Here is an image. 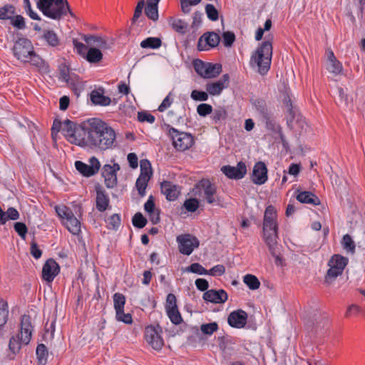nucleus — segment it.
<instances>
[{
	"label": "nucleus",
	"mask_w": 365,
	"mask_h": 365,
	"mask_svg": "<svg viewBox=\"0 0 365 365\" xmlns=\"http://www.w3.org/2000/svg\"><path fill=\"white\" fill-rule=\"evenodd\" d=\"M76 135H71L72 144L105 151L117 145L116 133L113 127L99 118H91L81 123Z\"/></svg>",
	"instance_id": "obj_1"
},
{
	"label": "nucleus",
	"mask_w": 365,
	"mask_h": 365,
	"mask_svg": "<svg viewBox=\"0 0 365 365\" xmlns=\"http://www.w3.org/2000/svg\"><path fill=\"white\" fill-rule=\"evenodd\" d=\"M272 56V43L269 41H264L252 54L250 65L252 68H257L261 75H264L270 68Z\"/></svg>",
	"instance_id": "obj_2"
},
{
	"label": "nucleus",
	"mask_w": 365,
	"mask_h": 365,
	"mask_svg": "<svg viewBox=\"0 0 365 365\" xmlns=\"http://www.w3.org/2000/svg\"><path fill=\"white\" fill-rule=\"evenodd\" d=\"M37 7L43 15L53 20H59L68 13L74 16L67 0H38Z\"/></svg>",
	"instance_id": "obj_3"
},
{
	"label": "nucleus",
	"mask_w": 365,
	"mask_h": 365,
	"mask_svg": "<svg viewBox=\"0 0 365 365\" xmlns=\"http://www.w3.org/2000/svg\"><path fill=\"white\" fill-rule=\"evenodd\" d=\"M83 39L90 47L84 58L91 63H99L103 58L101 50L109 48L106 40L101 36L93 35H84Z\"/></svg>",
	"instance_id": "obj_4"
},
{
	"label": "nucleus",
	"mask_w": 365,
	"mask_h": 365,
	"mask_svg": "<svg viewBox=\"0 0 365 365\" xmlns=\"http://www.w3.org/2000/svg\"><path fill=\"white\" fill-rule=\"evenodd\" d=\"M33 327L31 318L28 315H24L21 321V331L16 336L10 339L9 347L10 351L16 354L21 349V345H27L31 338Z\"/></svg>",
	"instance_id": "obj_5"
},
{
	"label": "nucleus",
	"mask_w": 365,
	"mask_h": 365,
	"mask_svg": "<svg viewBox=\"0 0 365 365\" xmlns=\"http://www.w3.org/2000/svg\"><path fill=\"white\" fill-rule=\"evenodd\" d=\"M168 135L173 141V146L180 151L189 149L194 143L193 136L187 133L181 132L168 124L165 125Z\"/></svg>",
	"instance_id": "obj_6"
},
{
	"label": "nucleus",
	"mask_w": 365,
	"mask_h": 365,
	"mask_svg": "<svg viewBox=\"0 0 365 365\" xmlns=\"http://www.w3.org/2000/svg\"><path fill=\"white\" fill-rule=\"evenodd\" d=\"M253 106L257 117L262 122L265 123L267 129L275 133L280 131L281 128L279 125L276 123L273 114L268 109L264 101L256 99L253 103Z\"/></svg>",
	"instance_id": "obj_7"
},
{
	"label": "nucleus",
	"mask_w": 365,
	"mask_h": 365,
	"mask_svg": "<svg viewBox=\"0 0 365 365\" xmlns=\"http://www.w3.org/2000/svg\"><path fill=\"white\" fill-rule=\"evenodd\" d=\"M348 262V258L341 255H334L331 256L328 262L329 268L324 277L325 282L331 284L337 277L341 275Z\"/></svg>",
	"instance_id": "obj_8"
},
{
	"label": "nucleus",
	"mask_w": 365,
	"mask_h": 365,
	"mask_svg": "<svg viewBox=\"0 0 365 365\" xmlns=\"http://www.w3.org/2000/svg\"><path fill=\"white\" fill-rule=\"evenodd\" d=\"M79 127V124L76 123L68 119H66L61 122L58 119H55L53 123L51 128V135L53 138H55L58 135V132L61 130L63 135L66 140L72 143L71 135L73 134L76 135L75 131L77 130Z\"/></svg>",
	"instance_id": "obj_9"
},
{
	"label": "nucleus",
	"mask_w": 365,
	"mask_h": 365,
	"mask_svg": "<svg viewBox=\"0 0 365 365\" xmlns=\"http://www.w3.org/2000/svg\"><path fill=\"white\" fill-rule=\"evenodd\" d=\"M199 195L210 205H219L220 199L217 194V187L207 179H202L197 185Z\"/></svg>",
	"instance_id": "obj_10"
},
{
	"label": "nucleus",
	"mask_w": 365,
	"mask_h": 365,
	"mask_svg": "<svg viewBox=\"0 0 365 365\" xmlns=\"http://www.w3.org/2000/svg\"><path fill=\"white\" fill-rule=\"evenodd\" d=\"M193 66L196 73L204 78H215L222 71L220 64L204 62L199 59L194 61Z\"/></svg>",
	"instance_id": "obj_11"
},
{
	"label": "nucleus",
	"mask_w": 365,
	"mask_h": 365,
	"mask_svg": "<svg viewBox=\"0 0 365 365\" xmlns=\"http://www.w3.org/2000/svg\"><path fill=\"white\" fill-rule=\"evenodd\" d=\"M162 333L163 329L160 325L148 326L145 329V339L153 349L160 350L164 345Z\"/></svg>",
	"instance_id": "obj_12"
},
{
	"label": "nucleus",
	"mask_w": 365,
	"mask_h": 365,
	"mask_svg": "<svg viewBox=\"0 0 365 365\" xmlns=\"http://www.w3.org/2000/svg\"><path fill=\"white\" fill-rule=\"evenodd\" d=\"M34 50L33 45L27 38H19L16 41L13 48L14 56L23 62H28L29 55Z\"/></svg>",
	"instance_id": "obj_13"
},
{
	"label": "nucleus",
	"mask_w": 365,
	"mask_h": 365,
	"mask_svg": "<svg viewBox=\"0 0 365 365\" xmlns=\"http://www.w3.org/2000/svg\"><path fill=\"white\" fill-rule=\"evenodd\" d=\"M177 241L179 244L180 252L185 255H190L200 245L198 239L190 234L178 236Z\"/></svg>",
	"instance_id": "obj_14"
},
{
	"label": "nucleus",
	"mask_w": 365,
	"mask_h": 365,
	"mask_svg": "<svg viewBox=\"0 0 365 365\" xmlns=\"http://www.w3.org/2000/svg\"><path fill=\"white\" fill-rule=\"evenodd\" d=\"M75 167L83 176L91 177L98 172L101 164L96 157H92L89 160V165L77 160L75 162Z\"/></svg>",
	"instance_id": "obj_15"
},
{
	"label": "nucleus",
	"mask_w": 365,
	"mask_h": 365,
	"mask_svg": "<svg viewBox=\"0 0 365 365\" xmlns=\"http://www.w3.org/2000/svg\"><path fill=\"white\" fill-rule=\"evenodd\" d=\"M220 41L219 35L215 32L204 34L198 40L197 48L199 51H207L210 48L217 46Z\"/></svg>",
	"instance_id": "obj_16"
},
{
	"label": "nucleus",
	"mask_w": 365,
	"mask_h": 365,
	"mask_svg": "<svg viewBox=\"0 0 365 365\" xmlns=\"http://www.w3.org/2000/svg\"><path fill=\"white\" fill-rule=\"evenodd\" d=\"M120 170V166L117 163L113 165H105L102 169V175L104 178L105 184L108 188H113L117 184L116 173Z\"/></svg>",
	"instance_id": "obj_17"
},
{
	"label": "nucleus",
	"mask_w": 365,
	"mask_h": 365,
	"mask_svg": "<svg viewBox=\"0 0 365 365\" xmlns=\"http://www.w3.org/2000/svg\"><path fill=\"white\" fill-rule=\"evenodd\" d=\"M221 171L228 178L239 180L244 178L247 173V168L243 162H239L236 167L230 165L222 166Z\"/></svg>",
	"instance_id": "obj_18"
},
{
	"label": "nucleus",
	"mask_w": 365,
	"mask_h": 365,
	"mask_svg": "<svg viewBox=\"0 0 365 365\" xmlns=\"http://www.w3.org/2000/svg\"><path fill=\"white\" fill-rule=\"evenodd\" d=\"M229 75L224 74L222 78L216 81L209 82L205 85L206 91L211 96H219L229 84Z\"/></svg>",
	"instance_id": "obj_19"
},
{
	"label": "nucleus",
	"mask_w": 365,
	"mask_h": 365,
	"mask_svg": "<svg viewBox=\"0 0 365 365\" xmlns=\"http://www.w3.org/2000/svg\"><path fill=\"white\" fill-rule=\"evenodd\" d=\"M60 267L58 263L53 259H48L43 266L42 279L48 282L53 281L59 273Z\"/></svg>",
	"instance_id": "obj_20"
},
{
	"label": "nucleus",
	"mask_w": 365,
	"mask_h": 365,
	"mask_svg": "<svg viewBox=\"0 0 365 365\" xmlns=\"http://www.w3.org/2000/svg\"><path fill=\"white\" fill-rule=\"evenodd\" d=\"M267 168L264 163L259 161L255 163L252 171V182L261 185L267 182Z\"/></svg>",
	"instance_id": "obj_21"
},
{
	"label": "nucleus",
	"mask_w": 365,
	"mask_h": 365,
	"mask_svg": "<svg viewBox=\"0 0 365 365\" xmlns=\"http://www.w3.org/2000/svg\"><path fill=\"white\" fill-rule=\"evenodd\" d=\"M247 321V314L242 309L231 312L227 318L229 325L237 329L243 328L246 325Z\"/></svg>",
	"instance_id": "obj_22"
},
{
	"label": "nucleus",
	"mask_w": 365,
	"mask_h": 365,
	"mask_svg": "<svg viewBox=\"0 0 365 365\" xmlns=\"http://www.w3.org/2000/svg\"><path fill=\"white\" fill-rule=\"evenodd\" d=\"M203 299L211 303L222 304L227 300L228 295L223 289H210L203 294Z\"/></svg>",
	"instance_id": "obj_23"
},
{
	"label": "nucleus",
	"mask_w": 365,
	"mask_h": 365,
	"mask_svg": "<svg viewBox=\"0 0 365 365\" xmlns=\"http://www.w3.org/2000/svg\"><path fill=\"white\" fill-rule=\"evenodd\" d=\"M160 188L162 193L169 201L175 200L180 194L178 187L169 181H163L161 182Z\"/></svg>",
	"instance_id": "obj_24"
},
{
	"label": "nucleus",
	"mask_w": 365,
	"mask_h": 365,
	"mask_svg": "<svg viewBox=\"0 0 365 365\" xmlns=\"http://www.w3.org/2000/svg\"><path fill=\"white\" fill-rule=\"evenodd\" d=\"M96 209L99 212H104L109 205V197L105 190L100 185L96 187Z\"/></svg>",
	"instance_id": "obj_25"
},
{
	"label": "nucleus",
	"mask_w": 365,
	"mask_h": 365,
	"mask_svg": "<svg viewBox=\"0 0 365 365\" xmlns=\"http://www.w3.org/2000/svg\"><path fill=\"white\" fill-rule=\"evenodd\" d=\"M263 240L267 245L272 255H275V247L277 246L278 234L277 230L263 232Z\"/></svg>",
	"instance_id": "obj_26"
},
{
	"label": "nucleus",
	"mask_w": 365,
	"mask_h": 365,
	"mask_svg": "<svg viewBox=\"0 0 365 365\" xmlns=\"http://www.w3.org/2000/svg\"><path fill=\"white\" fill-rule=\"evenodd\" d=\"M42 37L46 42V44L50 47L57 48L61 45V39L53 30H43Z\"/></svg>",
	"instance_id": "obj_27"
},
{
	"label": "nucleus",
	"mask_w": 365,
	"mask_h": 365,
	"mask_svg": "<svg viewBox=\"0 0 365 365\" xmlns=\"http://www.w3.org/2000/svg\"><path fill=\"white\" fill-rule=\"evenodd\" d=\"M297 200L302 203H307L312 205H317L320 204L319 197L309 191L300 192L297 195Z\"/></svg>",
	"instance_id": "obj_28"
},
{
	"label": "nucleus",
	"mask_w": 365,
	"mask_h": 365,
	"mask_svg": "<svg viewBox=\"0 0 365 365\" xmlns=\"http://www.w3.org/2000/svg\"><path fill=\"white\" fill-rule=\"evenodd\" d=\"M168 22L172 29L180 34L184 35L188 31V24L182 19L171 17Z\"/></svg>",
	"instance_id": "obj_29"
},
{
	"label": "nucleus",
	"mask_w": 365,
	"mask_h": 365,
	"mask_svg": "<svg viewBox=\"0 0 365 365\" xmlns=\"http://www.w3.org/2000/svg\"><path fill=\"white\" fill-rule=\"evenodd\" d=\"M91 101L93 104L101 106H108L111 103V100L108 96H106L97 91L91 92Z\"/></svg>",
	"instance_id": "obj_30"
},
{
	"label": "nucleus",
	"mask_w": 365,
	"mask_h": 365,
	"mask_svg": "<svg viewBox=\"0 0 365 365\" xmlns=\"http://www.w3.org/2000/svg\"><path fill=\"white\" fill-rule=\"evenodd\" d=\"M55 210L61 219L62 224H63V221H68L74 216V214L71 208L66 207L64 205H56L55 207Z\"/></svg>",
	"instance_id": "obj_31"
},
{
	"label": "nucleus",
	"mask_w": 365,
	"mask_h": 365,
	"mask_svg": "<svg viewBox=\"0 0 365 365\" xmlns=\"http://www.w3.org/2000/svg\"><path fill=\"white\" fill-rule=\"evenodd\" d=\"M63 225L73 235H78L81 232V222L75 215L68 221H63Z\"/></svg>",
	"instance_id": "obj_32"
},
{
	"label": "nucleus",
	"mask_w": 365,
	"mask_h": 365,
	"mask_svg": "<svg viewBox=\"0 0 365 365\" xmlns=\"http://www.w3.org/2000/svg\"><path fill=\"white\" fill-rule=\"evenodd\" d=\"M113 306L115 314H120L122 311L124 310L125 304V297L121 293H115L113 294Z\"/></svg>",
	"instance_id": "obj_33"
},
{
	"label": "nucleus",
	"mask_w": 365,
	"mask_h": 365,
	"mask_svg": "<svg viewBox=\"0 0 365 365\" xmlns=\"http://www.w3.org/2000/svg\"><path fill=\"white\" fill-rule=\"evenodd\" d=\"M65 82H66L68 85L72 88L75 94L77 96L79 95L82 89V83L78 76L71 73L68 79L66 80Z\"/></svg>",
	"instance_id": "obj_34"
},
{
	"label": "nucleus",
	"mask_w": 365,
	"mask_h": 365,
	"mask_svg": "<svg viewBox=\"0 0 365 365\" xmlns=\"http://www.w3.org/2000/svg\"><path fill=\"white\" fill-rule=\"evenodd\" d=\"M140 173L139 177H144L145 178L150 179L153 175L151 164L147 159L141 160L140 162Z\"/></svg>",
	"instance_id": "obj_35"
},
{
	"label": "nucleus",
	"mask_w": 365,
	"mask_h": 365,
	"mask_svg": "<svg viewBox=\"0 0 365 365\" xmlns=\"http://www.w3.org/2000/svg\"><path fill=\"white\" fill-rule=\"evenodd\" d=\"M341 245L346 253L351 255H354L355 253L356 245L349 235L346 234L344 235L341 241Z\"/></svg>",
	"instance_id": "obj_36"
},
{
	"label": "nucleus",
	"mask_w": 365,
	"mask_h": 365,
	"mask_svg": "<svg viewBox=\"0 0 365 365\" xmlns=\"http://www.w3.org/2000/svg\"><path fill=\"white\" fill-rule=\"evenodd\" d=\"M162 41L157 37H148L140 42V46L143 48L156 49L161 46Z\"/></svg>",
	"instance_id": "obj_37"
},
{
	"label": "nucleus",
	"mask_w": 365,
	"mask_h": 365,
	"mask_svg": "<svg viewBox=\"0 0 365 365\" xmlns=\"http://www.w3.org/2000/svg\"><path fill=\"white\" fill-rule=\"evenodd\" d=\"M243 282L252 290L257 289L260 286V282L257 277L250 274L244 277Z\"/></svg>",
	"instance_id": "obj_38"
},
{
	"label": "nucleus",
	"mask_w": 365,
	"mask_h": 365,
	"mask_svg": "<svg viewBox=\"0 0 365 365\" xmlns=\"http://www.w3.org/2000/svg\"><path fill=\"white\" fill-rule=\"evenodd\" d=\"M362 308L356 304H351L349 305L344 314V317L346 319L357 317L362 312Z\"/></svg>",
	"instance_id": "obj_39"
},
{
	"label": "nucleus",
	"mask_w": 365,
	"mask_h": 365,
	"mask_svg": "<svg viewBox=\"0 0 365 365\" xmlns=\"http://www.w3.org/2000/svg\"><path fill=\"white\" fill-rule=\"evenodd\" d=\"M150 179L144 177H138L135 182V187L140 197H144L146 193V188Z\"/></svg>",
	"instance_id": "obj_40"
},
{
	"label": "nucleus",
	"mask_w": 365,
	"mask_h": 365,
	"mask_svg": "<svg viewBox=\"0 0 365 365\" xmlns=\"http://www.w3.org/2000/svg\"><path fill=\"white\" fill-rule=\"evenodd\" d=\"M327 69L329 72L333 73L335 76L339 75L343 69L342 64L338 60L327 62Z\"/></svg>",
	"instance_id": "obj_41"
},
{
	"label": "nucleus",
	"mask_w": 365,
	"mask_h": 365,
	"mask_svg": "<svg viewBox=\"0 0 365 365\" xmlns=\"http://www.w3.org/2000/svg\"><path fill=\"white\" fill-rule=\"evenodd\" d=\"M14 14L15 8L12 5L7 4L0 8V19H11Z\"/></svg>",
	"instance_id": "obj_42"
},
{
	"label": "nucleus",
	"mask_w": 365,
	"mask_h": 365,
	"mask_svg": "<svg viewBox=\"0 0 365 365\" xmlns=\"http://www.w3.org/2000/svg\"><path fill=\"white\" fill-rule=\"evenodd\" d=\"M106 222L108 229L116 230L120 225V217L118 214H113L108 218Z\"/></svg>",
	"instance_id": "obj_43"
},
{
	"label": "nucleus",
	"mask_w": 365,
	"mask_h": 365,
	"mask_svg": "<svg viewBox=\"0 0 365 365\" xmlns=\"http://www.w3.org/2000/svg\"><path fill=\"white\" fill-rule=\"evenodd\" d=\"M38 363H46L48 356V350L43 344H40L37 346L36 350Z\"/></svg>",
	"instance_id": "obj_44"
},
{
	"label": "nucleus",
	"mask_w": 365,
	"mask_h": 365,
	"mask_svg": "<svg viewBox=\"0 0 365 365\" xmlns=\"http://www.w3.org/2000/svg\"><path fill=\"white\" fill-rule=\"evenodd\" d=\"M211 114V118L215 123L220 120H225L227 115V111L223 108L215 109L212 111Z\"/></svg>",
	"instance_id": "obj_45"
},
{
	"label": "nucleus",
	"mask_w": 365,
	"mask_h": 365,
	"mask_svg": "<svg viewBox=\"0 0 365 365\" xmlns=\"http://www.w3.org/2000/svg\"><path fill=\"white\" fill-rule=\"evenodd\" d=\"M166 312L170 321L174 324L178 325L182 322V319L180 312L178 311V307L173 308V309L167 310Z\"/></svg>",
	"instance_id": "obj_46"
},
{
	"label": "nucleus",
	"mask_w": 365,
	"mask_h": 365,
	"mask_svg": "<svg viewBox=\"0 0 365 365\" xmlns=\"http://www.w3.org/2000/svg\"><path fill=\"white\" fill-rule=\"evenodd\" d=\"M9 315L8 304L6 302L0 301V327H3L7 322Z\"/></svg>",
	"instance_id": "obj_47"
},
{
	"label": "nucleus",
	"mask_w": 365,
	"mask_h": 365,
	"mask_svg": "<svg viewBox=\"0 0 365 365\" xmlns=\"http://www.w3.org/2000/svg\"><path fill=\"white\" fill-rule=\"evenodd\" d=\"M33 66H35L39 68H43L45 66V62L41 57L36 54L34 50L31 53L29 57V61Z\"/></svg>",
	"instance_id": "obj_48"
},
{
	"label": "nucleus",
	"mask_w": 365,
	"mask_h": 365,
	"mask_svg": "<svg viewBox=\"0 0 365 365\" xmlns=\"http://www.w3.org/2000/svg\"><path fill=\"white\" fill-rule=\"evenodd\" d=\"M132 222L134 227L141 229L146 225L147 220L143 217L141 212H137L133 217Z\"/></svg>",
	"instance_id": "obj_49"
},
{
	"label": "nucleus",
	"mask_w": 365,
	"mask_h": 365,
	"mask_svg": "<svg viewBox=\"0 0 365 365\" xmlns=\"http://www.w3.org/2000/svg\"><path fill=\"white\" fill-rule=\"evenodd\" d=\"M205 13L207 18L212 21H217L219 18L217 9L211 4H207L205 6Z\"/></svg>",
	"instance_id": "obj_50"
},
{
	"label": "nucleus",
	"mask_w": 365,
	"mask_h": 365,
	"mask_svg": "<svg viewBox=\"0 0 365 365\" xmlns=\"http://www.w3.org/2000/svg\"><path fill=\"white\" fill-rule=\"evenodd\" d=\"M218 329V324L217 322H211L208 324H203L200 327L201 331L206 335H212Z\"/></svg>",
	"instance_id": "obj_51"
},
{
	"label": "nucleus",
	"mask_w": 365,
	"mask_h": 365,
	"mask_svg": "<svg viewBox=\"0 0 365 365\" xmlns=\"http://www.w3.org/2000/svg\"><path fill=\"white\" fill-rule=\"evenodd\" d=\"M145 12L146 16L153 21L158 19V6H153L151 4H147Z\"/></svg>",
	"instance_id": "obj_52"
},
{
	"label": "nucleus",
	"mask_w": 365,
	"mask_h": 365,
	"mask_svg": "<svg viewBox=\"0 0 365 365\" xmlns=\"http://www.w3.org/2000/svg\"><path fill=\"white\" fill-rule=\"evenodd\" d=\"M186 271L198 274L200 275L207 274V269L197 262L191 264L189 267L186 268Z\"/></svg>",
	"instance_id": "obj_53"
},
{
	"label": "nucleus",
	"mask_w": 365,
	"mask_h": 365,
	"mask_svg": "<svg viewBox=\"0 0 365 365\" xmlns=\"http://www.w3.org/2000/svg\"><path fill=\"white\" fill-rule=\"evenodd\" d=\"M208 93L198 90H193L191 92L190 97L195 101H206L208 100Z\"/></svg>",
	"instance_id": "obj_54"
},
{
	"label": "nucleus",
	"mask_w": 365,
	"mask_h": 365,
	"mask_svg": "<svg viewBox=\"0 0 365 365\" xmlns=\"http://www.w3.org/2000/svg\"><path fill=\"white\" fill-rule=\"evenodd\" d=\"M183 206L188 212H193L198 209L199 201L196 198H190L185 201Z\"/></svg>",
	"instance_id": "obj_55"
},
{
	"label": "nucleus",
	"mask_w": 365,
	"mask_h": 365,
	"mask_svg": "<svg viewBox=\"0 0 365 365\" xmlns=\"http://www.w3.org/2000/svg\"><path fill=\"white\" fill-rule=\"evenodd\" d=\"M222 37V43L226 47H230L235 41V35L232 31H225Z\"/></svg>",
	"instance_id": "obj_56"
},
{
	"label": "nucleus",
	"mask_w": 365,
	"mask_h": 365,
	"mask_svg": "<svg viewBox=\"0 0 365 365\" xmlns=\"http://www.w3.org/2000/svg\"><path fill=\"white\" fill-rule=\"evenodd\" d=\"M73 44L74 48L76 49L77 53L81 56L83 58L85 57L86 53H87L88 48V46H86L81 42L78 41L76 39H73Z\"/></svg>",
	"instance_id": "obj_57"
},
{
	"label": "nucleus",
	"mask_w": 365,
	"mask_h": 365,
	"mask_svg": "<svg viewBox=\"0 0 365 365\" xmlns=\"http://www.w3.org/2000/svg\"><path fill=\"white\" fill-rule=\"evenodd\" d=\"M138 119L140 122H147L152 124L155 122V118L149 113L141 111L138 113Z\"/></svg>",
	"instance_id": "obj_58"
},
{
	"label": "nucleus",
	"mask_w": 365,
	"mask_h": 365,
	"mask_svg": "<svg viewBox=\"0 0 365 365\" xmlns=\"http://www.w3.org/2000/svg\"><path fill=\"white\" fill-rule=\"evenodd\" d=\"M212 111V106L207 103L200 104L197 108V112L200 116H206L209 114H211Z\"/></svg>",
	"instance_id": "obj_59"
},
{
	"label": "nucleus",
	"mask_w": 365,
	"mask_h": 365,
	"mask_svg": "<svg viewBox=\"0 0 365 365\" xmlns=\"http://www.w3.org/2000/svg\"><path fill=\"white\" fill-rule=\"evenodd\" d=\"M225 272V267L222 264H217L211 268L210 270H207V274L212 276H222Z\"/></svg>",
	"instance_id": "obj_60"
},
{
	"label": "nucleus",
	"mask_w": 365,
	"mask_h": 365,
	"mask_svg": "<svg viewBox=\"0 0 365 365\" xmlns=\"http://www.w3.org/2000/svg\"><path fill=\"white\" fill-rule=\"evenodd\" d=\"M11 24L12 25L19 29H24L26 27V24L24 21V18L21 15H17L15 17L11 16Z\"/></svg>",
	"instance_id": "obj_61"
},
{
	"label": "nucleus",
	"mask_w": 365,
	"mask_h": 365,
	"mask_svg": "<svg viewBox=\"0 0 365 365\" xmlns=\"http://www.w3.org/2000/svg\"><path fill=\"white\" fill-rule=\"evenodd\" d=\"M278 230L277 220H264L263 232L275 231Z\"/></svg>",
	"instance_id": "obj_62"
},
{
	"label": "nucleus",
	"mask_w": 365,
	"mask_h": 365,
	"mask_svg": "<svg viewBox=\"0 0 365 365\" xmlns=\"http://www.w3.org/2000/svg\"><path fill=\"white\" fill-rule=\"evenodd\" d=\"M14 230L21 238L25 239L28 229L24 223L16 222L14 224Z\"/></svg>",
	"instance_id": "obj_63"
},
{
	"label": "nucleus",
	"mask_w": 365,
	"mask_h": 365,
	"mask_svg": "<svg viewBox=\"0 0 365 365\" xmlns=\"http://www.w3.org/2000/svg\"><path fill=\"white\" fill-rule=\"evenodd\" d=\"M173 102V99L171 98V93H170L163 101L161 104L159 106L158 110L160 112H163L168 109Z\"/></svg>",
	"instance_id": "obj_64"
}]
</instances>
